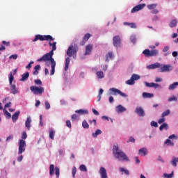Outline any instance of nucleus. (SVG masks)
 Listing matches in <instances>:
<instances>
[{
    "label": "nucleus",
    "instance_id": "f257e3e1",
    "mask_svg": "<svg viewBox=\"0 0 178 178\" xmlns=\"http://www.w3.org/2000/svg\"><path fill=\"white\" fill-rule=\"evenodd\" d=\"M52 56H54V52L53 50H51L49 53L45 54L42 57L38 59V62H42V60L43 62H45V65L48 67L51 66V76H54V74H55V66H56V62Z\"/></svg>",
    "mask_w": 178,
    "mask_h": 178
},
{
    "label": "nucleus",
    "instance_id": "f03ea898",
    "mask_svg": "<svg viewBox=\"0 0 178 178\" xmlns=\"http://www.w3.org/2000/svg\"><path fill=\"white\" fill-rule=\"evenodd\" d=\"M49 41V47H52L51 51H56V42H54L53 43L51 42V41H54L55 40L52 36L50 35H36L35 36V38L33 40V42H35V41Z\"/></svg>",
    "mask_w": 178,
    "mask_h": 178
},
{
    "label": "nucleus",
    "instance_id": "7ed1b4c3",
    "mask_svg": "<svg viewBox=\"0 0 178 178\" xmlns=\"http://www.w3.org/2000/svg\"><path fill=\"white\" fill-rule=\"evenodd\" d=\"M113 154L115 158H117V159H119L120 161H127V162L130 161L126 154H124L122 150H120L119 147L118 146L113 147Z\"/></svg>",
    "mask_w": 178,
    "mask_h": 178
},
{
    "label": "nucleus",
    "instance_id": "20e7f679",
    "mask_svg": "<svg viewBox=\"0 0 178 178\" xmlns=\"http://www.w3.org/2000/svg\"><path fill=\"white\" fill-rule=\"evenodd\" d=\"M22 139H20L18 142V154L20 155L26 151V138H27V133L26 131L22 132Z\"/></svg>",
    "mask_w": 178,
    "mask_h": 178
},
{
    "label": "nucleus",
    "instance_id": "39448f33",
    "mask_svg": "<svg viewBox=\"0 0 178 178\" xmlns=\"http://www.w3.org/2000/svg\"><path fill=\"white\" fill-rule=\"evenodd\" d=\"M143 54L146 58H151L152 56H158L159 55V51H158V49L149 50L147 49H145Z\"/></svg>",
    "mask_w": 178,
    "mask_h": 178
},
{
    "label": "nucleus",
    "instance_id": "423d86ee",
    "mask_svg": "<svg viewBox=\"0 0 178 178\" xmlns=\"http://www.w3.org/2000/svg\"><path fill=\"white\" fill-rule=\"evenodd\" d=\"M77 51H79V47L76 44L74 46L71 44L67 50V55L69 58H71L72 55H76Z\"/></svg>",
    "mask_w": 178,
    "mask_h": 178
},
{
    "label": "nucleus",
    "instance_id": "0eeeda50",
    "mask_svg": "<svg viewBox=\"0 0 178 178\" xmlns=\"http://www.w3.org/2000/svg\"><path fill=\"white\" fill-rule=\"evenodd\" d=\"M111 95H120L124 98H127V95L126 93L122 92L120 90L116 88H111L109 89Z\"/></svg>",
    "mask_w": 178,
    "mask_h": 178
},
{
    "label": "nucleus",
    "instance_id": "6e6552de",
    "mask_svg": "<svg viewBox=\"0 0 178 178\" xmlns=\"http://www.w3.org/2000/svg\"><path fill=\"white\" fill-rule=\"evenodd\" d=\"M30 90L31 92H33V94H34L35 95H37L38 94L41 95V94H43L44 91H45L44 87H37L34 86H31Z\"/></svg>",
    "mask_w": 178,
    "mask_h": 178
},
{
    "label": "nucleus",
    "instance_id": "1a4fd4ad",
    "mask_svg": "<svg viewBox=\"0 0 178 178\" xmlns=\"http://www.w3.org/2000/svg\"><path fill=\"white\" fill-rule=\"evenodd\" d=\"M135 80H140V75H137L136 74H132L131 79L126 81V84L128 86H133V84L136 83L134 81Z\"/></svg>",
    "mask_w": 178,
    "mask_h": 178
},
{
    "label": "nucleus",
    "instance_id": "9d476101",
    "mask_svg": "<svg viewBox=\"0 0 178 178\" xmlns=\"http://www.w3.org/2000/svg\"><path fill=\"white\" fill-rule=\"evenodd\" d=\"M113 41V45L116 48H119L120 47V45H122V40L120 39V36L119 35L114 36Z\"/></svg>",
    "mask_w": 178,
    "mask_h": 178
},
{
    "label": "nucleus",
    "instance_id": "9b49d317",
    "mask_svg": "<svg viewBox=\"0 0 178 178\" xmlns=\"http://www.w3.org/2000/svg\"><path fill=\"white\" fill-rule=\"evenodd\" d=\"M172 70V66L170 65H163L162 67L160 66L159 71L161 73L165 72H170Z\"/></svg>",
    "mask_w": 178,
    "mask_h": 178
},
{
    "label": "nucleus",
    "instance_id": "f8f14e48",
    "mask_svg": "<svg viewBox=\"0 0 178 178\" xmlns=\"http://www.w3.org/2000/svg\"><path fill=\"white\" fill-rule=\"evenodd\" d=\"M145 6V3L138 4V6H136L131 9V13H136V12H138V10L144 9Z\"/></svg>",
    "mask_w": 178,
    "mask_h": 178
},
{
    "label": "nucleus",
    "instance_id": "ddd939ff",
    "mask_svg": "<svg viewBox=\"0 0 178 178\" xmlns=\"http://www.w3.org/2000/svg\"><path fill=\"white\" fill-rule=\"evenodd\" d=\"M99 173L100 174L101 178H108V173L105 168L101 167Z\"/></svg>",
    "mask_w": 178,
    "mask_h": 178
},
{
    "label": "nucleus",
    "instance_id": "4468645a",
    "mask_svg": "<svg viewBox=\"0 0 178 178\" xmlns=\"http://www.w3.org/2000/svg\"><path fill=\"white\" fill-rule=\"evenodd\" d=\"M135 113H137L138 116L144 117L145 116V113L144 112V109H143L141 107H137L135 110Z\"/></svg>",
    "mask_w": 178,
    "mask_h": 178
},
{
    "label": "nucleus",
    "instance_id": "2eb2a0df",
    "mask_svg": "<svg viewBox=\"0 0 178 178\" xmlns=\"http://www.w3.org/2000/svg\"><path fill=\"white\" fill-rule=\"evenodd\" d=\"M115 111L117 113H123V112H126V108L123 107L121 104H119L115 107Z\"/></svg>",
    "mask_w": 178,
    "mask_h": 178
},
{
    "label": "nucleus",
    "instance_id": "dca6fc26",
    "mask_svg": "<svg viewBox=\"0 0 178 178\" xmlns=\"http://www.w3.org/2000/svg\"><path fill=\"white\" fill-rule=\"evenodd\" d=\"M91 37V34L90 33H86L83 38V40L80 42V45L83 46L86 44V42H87L88 40H90V38Z\"/></svg>",
    "mask_w": 178,
    "mask_h": 178
},
{
    "label": "nucleus",
    "instance_id": "f3484780",
    "mask_svg": "<svg viewBox=\"0 0 178 178\" xmlns=\"http://www.w3.org/2000/svg\"><path fill=\"white\" fill-rule=\"evenodd\" d=\"M92 51V44H89L86 47V52L84 55L85 56L91 55Z\"/></svg>",
    "mask_w": 178,
    "mask_h": 178
},
{
    "label": "nucleus",
    "instance_id": "a211bd4d",
    "mask_svg": "<svg viewBox=\"0 0 178 178\" xmlns=\"http://www.w3.org/2000/svg\"><path fill=\"white\" fill-rule=\"evenodd\" d=\"M19 115L20 111H17L12 115V120L14 123H16V122H17Z\"/></svg>",
    "mask_w": 178,
    "mask_h": 178
},
{
    "label": "nucleus",
    "instance_id": "6ab92c4d",
    "mask_svg": "<svg viewBox=\"0 0 178 178\" xmlns=\"http://www.w3.org/2000/svg\"><path fill=\"white\" fill-rule=\"evenodd\" d=\"M10 86V92L11 94H13L14 95L17 94L19 91L17 90V88H16V85L11 84Z\"/></svg>",
    "mask_w": 178,
    "mask_h": 178
},
{
    "label": "nucleus",
    "instance_id": "aec40b11",
    "mask_svg": "<svg viewBox=\"0 0 178 178\" xmlns=\"http://www.w3.org/2000/svg\"><path fill=\"white\" fill-rule=\"evenodd\" d=\"M146 87H152L153 88H158V87H160L159 84L155 83H145Z\"/></svg>",
    "mask_w": 178,
    "mask_h": 178
},
{
    "label": "nucleus",
    "instance_id": "412c9836",
    "mask_svg": "<svg viewBox=\"0 0 178 178\" xmlns=\"http://www.w3.org/2000/svg\"><path fill=\"white\" fill-rule=\"evenodd\" d=\"M147 69H158V67H161V63H156L152 65H148Z\"/></svg>",
    "mask_w": 178,
    "mask_h": 178
},
{
    "label": "nucleus",
    "instance_id": "4be33fe9",
    "mask_svg": "<svg viewBox=\"0 0 178 178\" xmlns=\"http://www.w3.org/2000/svg\"><path fill=\"white\" fill-rule=\"evenodd\" d=\"M138 154L139 155H141L142 156H145L147 155V148L143 147L138 150Z\"/></svg>",
    "mask_w": 178,
    "mask_h": 178
},
{
    "label": "nucleus",
    "instance_id": "5701e85b",
    "mask_svg": "<svg viewBox=\"0 0 178 178\" xmlns=\"http://www.w3.org/2000/svg\"><path fill=\"white\" fill-rule=\"evenodd\" d=\"M25 126L28 129V130H30L31 127V118L30 117L27 118L26 121L25 122Z\"/></svg>",
    "mask_w": 178,
    "mask_h": 178
},
{
    "label": "nucleus",
    "instance_id": "b1692460",
    "mask_svg": "<svg viewBox=\"0 0 178 178\" xmlns=\"http://www.w3.org/2000/svg\"><path fill=\"white\" fill-rule=\"evenodd\" d=\"M75 113H78L79 115H88V111L79 109V110L75 111Z\"/></svg>",
    "mask_w": 178,
    "mask_h": 178
},
{
    "label": "nucleus",
    "instance_id": "393cba45",
    "mask_svg": "<svg viewBox=\"0 0 178 178\" xmlns=\"http://www.w3.org/2000/svg\"><path fill=\"white\" fill-rule=\"evenodd\" d=\"M30 76V74L29 72H26L22 75V79H20V81H26V80L29 79V77Z\"/></svg>",
    "mask_w": 178,
    "mask_h": 178
},
{
    "label": "nucleus",
    "instance_id": "a878e982",
    "mask_svg": "<svg viewBox=\"0 0 178 178\" xmlns=\"http://www.w3.org/2000/svg\"><path fill=\"white\" fill-rule=\"evenodd\" d=\"M70 64V58L67 57L65 58V71L67 72L69 70V65Z\"/></svg>",
    "mask_w": 178,
    "mask_h": 178
},
{
    "label": "nucleus",
    "instance_id": "bb28decb",
    "mask_svg": "<svg viewBox=\"0 0 178 178\" xmlns=\"http://www.w3.org/2000/svg\"><path fill=\"white\" fill-rule=\"evenodd\" d=\"M113 52L109 51L106 55V61L109 60V59H113Z\"/></svg>",
    "mask_w": 178,
    "mask_h": 178
},
{
    "label": "nucleus",
    "instance_id": "cd10ccee",
    "mask_svg": "<svg viewBox=\"0 0 178 178\" xmlns=\"http://www.w3.org/2000/svg\"><path fill=\"white\" fill-rule=\"evenodd\" d=\"M143 98H152L154 97V94L145 92L143 93Z\"/></svg>",
    "mask_w": 178,
    "mask_h": 178
},
{
    "label": "nucleus",
    "instance_id": "c85d7f7f",
    "mask_svg": "<svg viewBox=\"0 0 178 178\" xmlns=\"http://www.w3.org/2000/svg\"><path fill=\"white\" fill-rule=\"evenodd\" d=\"M54 170H55V165H54V164L50 165V166H49L50 176H54Z\"/></svg>",
    "mask_w": 178,
    "mask_h": 178
},
{
    "label": "nucleus",
    "instance_id": "c756f323",
    "mask_svg": "<svg viewBox=\"0 0 178 178\" xmlns=\"http://www.w3.org/2000/svg\"><path fill=\"white\" fill-rule=\"evenodd\" d=\"M176 26H177V19H172L170 22V27L172 29L173 27H176Z\"/></svg>",
    "mask_w": 178,
    "mask_h": 178
},
{
    "label": "nucleus",
    "instance_id": "7c9ffc66",
    "mask_svg": "<svg viewBox=\"0 0 178 178\" xmlns=\"http://www.w3.org/2000/svg\"><path fill=\"white\" fill-rule=\"evenodd\" d=\"M163 129H165V130H168V129H169V125H168L167 123H163V124H161L159 127V130L161 131H162V130H163Z\"/></svg>",
    "mask_w": 178,
    "mask_h": 178
},
{
    "label": "nucleus",
    "instance_id": "2f4dec72",
    "mask_svg": "<svg viewBox=\"0 0 178 178\" xmlns=\"http://www.w3.org/2000/svg\"><path fill=\"white\" fill-rule=\"evenodd\" d=\"M96 76H97V79H104V72H102V71L97 72Z\"/></svg>",
    "mask_w": 178,
    "mask_h": 178
},
{
    "label": "nucleus",
    "instance_id": "473e14b6",
    "mask_svg": "<svg viewBox=\"0 0 178 178\" xmlns=\"http://www.w3.org/2000/svg\"><path fill=\"white\" fill-rule=\"evenodd\" d=\"M102 134V131L101 129H97L95 133L92 134V137H98L99 134Z\"/></svg>",
    "mask_w": 178,
    "mask_h": 178
},
{
    "label": "nucleus",
    "instance_id": "72a5a7b5",
    "mask_svg": "<svg viewBox=\"0 0 178 178\" xmlns=\"http://www.w3.org/2000/svg\"><path fill=\"white\" fill-rule=\"evenodd\" d=\"M178 86V82H174L172 84L169 86L168 90H175Z\"/></svg>",
    "mask_w": 178,
    "mask_h": 178
},
{
    "label": "nucleus",
    "instance_id": "f704fd0d",
    "mask_svg": "<svg viewBox=\"0 0 178 178\" xmlns=\"http://www.w3.org/2000/svg\"><path fill=\"white\" fill-rule=\"evenodd\" d=\"M54 137H55V131L50 129L49 130V138L51 140H54Z\"/></svg>",
    "mask_w": 178,
    "mask_h": 178
},
{
    "label": "nucleus",
    "instance_id": "c9c22d12",
    "mask_svg": "<svg viewBox=\"0 0 178 178\" xmlns=\"http://www.w3.org/2000/svg\"><path fill=\"white\" fill-rule=\"evenodd\" d=\"M82 127H83V129H90V124H88V122H87L86 120L83 121Z\"/></svg>",
    "mask_w": 178,
    "mask_h": 178
},
{
    "label": "nucleus",
    "instance_id": "e433bc0d",
    "mask_svg": "<svg viewBox=\"0 0 178 178\" xmlns=\"http://www.w3.org/2000/svg\"><path fill=\"white\" fill-rule=\"evenodd\" d=\"M13 80H15V77L13 76V74H12V72L10 73L9 74V83H10V86L13 84Z\"/></svg>",
    "mask_w": 178,
    "mask_h": 178
},
{
    "label": "nucleus",
    "instance_id": "4c0bfd02",
    "mask_svg": "<svg viewBox=\"0 0 178 178\" xmlns=\"http://www.w3.org/2000/svg\"><path fill=\"white\" fill-rule=\"evenodd\" d=\"M158 5L153 3L147 5V9H149V10H152V9H155Z\"/></svg>",
    "mask_w": 178,
    "mask_h": 178
},
{
    "label": "nucleus",
    "instance_id": "58836bf2",
    "mask_svg": "<svg viewBox=\"0 0 178 178\" xmlns=\"http://www.w3.org/2000/svg\"><path fill=\"white\" fill-rule=\"evenodd\" d=\"M169 115H170V110H166L165 111L163 112L161 118H165V116H169Z\"/></svg>",
    "mask_w": 178,
    "mask_h": 178
},
{
    "label": "nucleus",
    "instance_id": "ea45409f",
    "mask_svg": "<svg viewBox=\"0 0 178 178\" xmlns=\"http://www.w3.org/2000/svg\"><path fill=\"white\" fill-rule=\"evenodd\" d=\"M120 172H124V175H127V176H129V175H130V172H129V170L124 169V168H120Z\"/></svg>",
    "mask_w": 178,
    "mask_h": 178
},
{
    "label": "nucleus",
    "instance_id": "a19ab883",
    "mask_svg": "<svg viewBox=\"0 0 178 178\" xmlns=\"http://www.w3.org/2000/svg\"><path fill=\"white\" fill-rule=\"evenodd\" d=\"M4 112V115L7 118V119H10V118H12V115L10 114V113H8L6 110H3Z\"/></svg>",
    "mask_w": 178,
    "mask_h": 178
},
{
    "label": "nucleus",
    "instance_id": "79ce46f5",
    "mask_svg": "<svg viewBox=\"0 0 178 178\" xmlns=\"http://www.w3.org/2000/svg\"><path fill=\"white\" fill-rule=\"evenodd\" d=\"M79 169H80L81 172H87V167H86L85 165H83V164L79 166Z\"/></svg>",
    "mask_w": 178,
    "mask_h": 178
},
{
    "label": "nucleus",
    "instance_id": "37998d69",
    "mask_svg": "<svg viewBox=\"0 0 178 178\" xmlns=\"http://www.w3.org/2000/svg\"><path fill=\"white\" fill-rule=\"evenodd\" d=\"M55 175L57 178H59L60 170H59V168H58V167H55Z\"/></svg>",
    "mask_w": 178,
    "mask_h": 178
},
{
    "label": "nucleus",
    "instance_id": "c03bdc74",
    "mask_svg": "<svg viewBox=\"0 0 178 178\" xmlns=\"http://www.w3.org/2000/svg\"><path fill=\"white\" fill-rule=\"evenodd\" d=\"M77 172V168L76 167L72 168V177L74 178L76 177V172Z\"/></svg>",
    "mask_w": 178,
    "mask_h": 178
},
{
    "label": "nucleus",
    "instance_id": "a18cd8bd",
    "mask_svg": "<svg viewBox=\"0 0 178 178\" xmlns=\"http://www.w3.org/2000/svg\"><path fill=\"white\" fill-rule=\"evenodd\" d=\"M172 101H177V97H176L175 96H172V97H170L168 99L169 102H172Z\"/></svg>",
    "mask_w": 178,
    "mask_h": 178
},
{
    "label": "nucleus",
    "instance_id": "49530a36",
    "mask_svg": "<svg viewBox=\"0 0 178 178\" xmlns=\"http://www.w3.org/2000/svg\"><path fill=\"white\" fill-rule=\"evenodd\" d=\"M34 81H35V83L37 84L38 86H42V81H41V80L35 79Z\"/></svg>",
    "mask_w": 178,
    "mask_h": 178
},
{
    "label": "nucleus",
    "instance_id": "de8ad7c7",
    "mask_svg": "<svg viewBox=\"0 0 178 178\" xmlns=\"http://www.w3.org/2000/svg\"><path fill=\"white\" fill-rule=\"evenodd\" d=\"M150 124L152 127H158V122L155 121H152Z\"/></svg>",
    "mask_w": 178,
    "mask_h": 178
},
{
    "label": "nucleus",
    "instance_id": "09e8293b",
    "mask_svg": "<svg viewBox=\"0 0 178 178\" xmlns=\"http://www.w3.org/2000/svg\"><path fill=\"white\" fill-rule=\"evenodd\" d=\"M2 44L5 45L6 47H10V42H6L5 40L2 41Z\"/></svg>",
    "mask_w": 178,
    "mask_h": 178
},
{
    "label": "nucleus",
    "instance_id": "8fccbe9b",
    "mask_svg": "<svg viewBox=\"0 0 178 178\" xmlns=\"http://www.w3.org/2000/svg\"><path fill=\"white\" fill-rule=\"evenodd\" d=\"M173 175H174V173L172 171V173H170V174H164V176H165V177H167V178H172V177H173Z\"/></svg>",
    "mask_w": 178,
    "mask_h": 178
},
{
    "label": "nucleus",
    "instance_id": "3c124183",
    "mask_svg": "<svg viewBox=\"0 0 178 178\" xmlns=\"http://www.w3.org/2000/svg\"><path fill=\"white\" fill-rule=\"evenodd\" d=\"M165 120H166V119H165L164 117H162V118H161L158 120L159 124H162V123H163V122H165Z\"/></svg>",
    "mask_w": 178,
    "mask_h": 178
},
{
    "label": "nucleus",
    "instance_id": "603ef678",
    "mask_svg": "<svg viewBox=\"0 0 178 178\" xmlns=\"http://www.w3.org/2000/svg\"><path fill=\"white\" fill-rule=\"evenodd\" d=\"M66 126L69 127V129L72 128V122H70V120H68L66 121Z\"/></svg>",
    "mask_w": 178,
    "mask_h": 178
},
{
    "label": "nucleus",
    "instance_id": "864d4df0",
    "mask_svg": "<svg viewBox=\"0 0 178 178\" xmlns=\"http://www.w3.org/2000/svg\"><path fill=\"white\" fill-rule=\"evenodd\" d=\"M71 119H72V122H74V120H76V119H77V115L73 114L71 117Z\"/></svg>",
    "mask_w": 178,
    "mask_h": 178
},
{
    "label": "nucleus",
    "instance_id": "5fc2aeb1",
    "mask_svg": "<svg viewBox=\"0 0 178 178\" xmlns=\"http://www.w3.org/2000/svg\"><path fill=\"white\" fill-rule=\"evenodd\" d=\"M45 108L46 109H49L51 108V104H49V102H45Z\"/></svg>",
    "mask_w": 178,
    "mask_h": 178
},
{
    "label": "nucleus",
    "instance_id": "6e6d98bb",
    "mask_svg": "<svg viewBox=\"0 0 178 178\" xmlns=\"http://www.w3.org/2000/svg\"><path fill=\"white\" fill-rule=\"evenodd\" d=\"M129 26L131 29H137V25H136V23H131Z\"/></svg>",
    "mask_w": 178,
    "mask_h": 178
},
{
    "label": "nucleus",
    "instance_id": "4d7b16f0",
    "mask_svg": "<svg viewBox=\"0 0 178 178\" xmlns=\"http://www.w3.org/2000/svg\"><path fill=\"white\" fill-rule=\"evenodd\" d=\"M34 63L33 61H31L30 63L28 64V65L26 67V69H31V65Z\"/></svg>",
    "mask_w": 178,
    "mask_h": 178
},
{
    "label": "nucleus",
    "instance_id": "13d9d810",
    "mask_svg": "<svg viewBox=\"0 0 178 178\" xmlns=\"http://www.w3.org/2000/svg\"><path fill=\"white\" fill-rule=\"evenodd\" d=\"M92 111L94 115H95L96 116H98V115H99V113L97 111H96L95 108H92Z\"/></svg>",
    "mask_w": 178,
    "mask_h": 178
},
{
    "label": "nucleus",
    "instance_id": "bf43d9fd",
    "mask_svg": "<svg viewBox=\"0 0 178 178\" xmlns=\"http://www.w3.org/2000/svg\"><path fill=\"white\" fill-rule=\"evenodd\" d=\"M17 54H13L10 56V59H17Z\"/></svg>",
    "mask_w": 178,
    "mask_h": 178
},
{
    "label": "nucleus",
    "instance_id": "052dcab7",
    "mask_svg": "<svg viewBox=\"0 0 178 178\" xmlns=\"http://www.w3.org/2000/svg\"><path fill=\"white\" fill-rule=\"evenodd\" d=\"M10 140H13V135H10L7 137L6 141H10Z\"/></svg>",
    "mask_w": 178,
    "mask_h": 178
},
{
    "label": "nucleus",
    "instance_id": "680f3d73",
    "mask_svg": "<svg viewBox=\"0 0 178 178\" xmlns=\"http://www.w3.org/2000/svg\"><path fill=\"white\" fill-rule=\"evenodd\" d=\"M130 40H131V42H133V44H136V37L131 36Z\"/></svg>",
    "mask_w": 178,
    "mask_h": 178
},
{
    "label": "nucleus",
    "instance_id": "e2e57ef3",
    "mask_svg": "<svg viewBox=\"0 0 178 178\" xmlns=\"http://www.w3.org/2000/svg\"><path fill=\"white\" fill-rule=\"evenodd\" d=\"M34 69H35V70L38 71V70H40V69H41V65H37L35 66Z\"/></svg>",
    "mask_w": 178,
    "mask_h": 178
},
{
    "label": "nucleus",
    "instance_id": "0e129e2a",
    "mask_svg": "<svg viewBox=\"0 0 178 178\" xmlns=\"http://www.w3.org/2000/svg\"><path fill=\"white\" fill-rule=\"evenodd\" d=\"M129 143H136V139H134V138L133 137H130L129 139Z\"/></svg>",
    "mask_w": 178,
    "mask_h": 178
},
{
    "label": "nucleus",
    "instance_id": "69168bd1",
    "mask_svg": "<svg viewBox=\"0 0 178 178\" xmlns=\"http://www.w3.org/2000/svg\"><path fill=\"white\" fill-rule=\"evenodd\" d=\"M108 101H109V103L110 104H112L113 102V101H115V99H113V97L111 96L109 98H108Z\"/></svg>",
    "mask_w": 178,
    "mask_h": 178
},
{
    "label": "nucleus",
    "instance_id": "338daca9",
    "mask_svg": "<svg viewBox=\"0 0 178 178\" xmlns=\"http://www.w3.org/2000/svg\"><path fill=\"white\" fill-rule=\"evenodd\" d=\"M169 51V46H166L163 49V51L168 52Z\"/></svg>",
    "mask_w": 178,
    "mask_h": 178
},
{
    "label": "nucleus",
    "instance_id": "774afa93",
    "mask_svg": "<svg viewBox=\"0 0 178 178\" xmlns=\"http://www.w3.org/2000/svg\"><path fill=\"white\" fill-rule=\"evenodd\" d=\"M177 55H178L177 51H173V52H172V56H173L174 58H176V56H177Z\"/></svg>",
    "mask_w": 178,
    "mask_h": 178
}]
</instances>
